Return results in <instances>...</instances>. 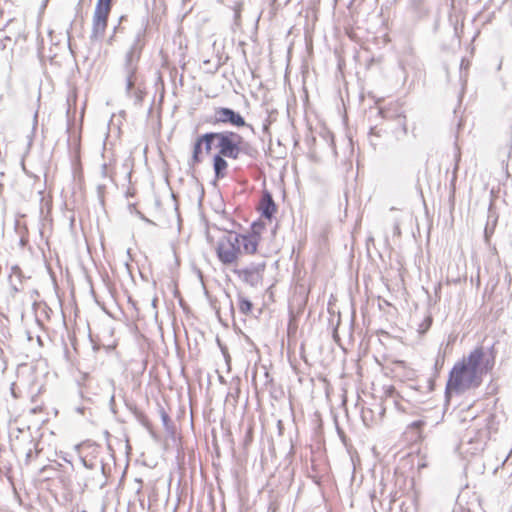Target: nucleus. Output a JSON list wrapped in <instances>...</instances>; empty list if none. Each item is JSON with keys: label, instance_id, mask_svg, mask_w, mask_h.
Returning a JSON list of instances; mask_svg holds the SVG:
<instances>
[{"label": "nucleus", "instance_id": "obj_7", "mask_svg": "<svg viewBox=\"0 0 512 512\" xmlns=\"http://www.w3.org/2000/svg\"><path fill=\"white\" fill-rule=\"evenodd\" d=\"M209 122L212 124H229L235 127L246 125L245 119L238 112L226 107L216 108Z\"/></svg>", "mask_w": 512, "mask_h": 512}, {"label": "nucleus", "instance_id": "obj_10", "mask_svg": "<svg viewBox=\"0 0 512 512\" xmlns=\"http://www.w3.org/2000/svg\"><path fill=\"white\" fill-rule=\"evenodd\" d=\"M227 167L228 163L224 156L216 154L213 157V169L217 179L224 178Z\"/></svg>", "mask_w": 512, "mask_h": 512}, {"label": "nucleus", "instance_id": "obj_5", "mask_svg": "<svg viewBox=\"0 0 512 512\" xmlns=\"http://www.w3.org/2000/svg\"><path fill=\"white\" fill-rule=\"evenodd\" d=\"M111 1L112 0H97L93 14L92 39L98 40L104 36L108 16L111 11Z\"/></svg>", "mask_w": 512, "mask_h": 512}, {"label": "nucleus", "instance_id": "obj_16", "mask_svg": "<svg viewBox=\"0 0 512 512\" xmlns=\"http://www.w3.org/2000/svg\"><path fill=\"white\" fill-rule=\"evenodd\" d=\"M109 404H110V407H111L112 411L115 412L114 411V405H115V396H114V394L111 395Z\"/></svg>", "mask_w": 512, "mask_h": 512}, {"label": "nucleus", "instance_id": "obj_3", "mask_svg": "<svg viewBox=\"0 0 512 512\" xmlns=\"http://www.w3.org/2000/svg\"><path fill=\"white\" fill-rule=\"evenodd\" d=\"M237 233H228L221 237L215 247L219 261L225 266H238V260L242 255L241 248H238Z\"/></svg>", "mask_w": 512, "mask_h": 512}, {"label": "nucleus", "instance_id": "obj_6", "mask_svg": "<svg viewBox=\"0 0 512 512\" xmlns=\"http://www.w3.org/2000/svg\"><path fill=\"white\" fill-rule=\"evenodd\" d=\"M264 270L265 263H251L244 268H239L238 266L232 268V272L251 287H257L261 284Z\"/></svg>", "mask_w": 512, "mask_h": 512}, {"label": "nucleus", "instance_id": "obj_19", "mask_svg": "<svg viewBox=\"0 0 512 512\" xmlns=\"http://www.w3.org/2000/svg\"><path fill=\"white\" fill-rule=\"evenodd\" d=\"M511 454H512V450H511V451H510V453L506 456V458L503 460L502 465H504V464L507 462V460H508V458L511 456Z\"/></svg>", "mask_w": 512, "mask_h": 512}, {"label": "nucleus", "instance_id": "obj_15", "mask_svg": "<svg viewBox=\"0 0 512 512\" xmlns=\"http://www.w3.org/2000/svg\"><path fill=\"white\" fill-rule=\"evenodd\" d=\"M393 235L396 237H399L401 235L400 222L398 221V219H395L393 223Z\"/></svg>", "mask_w": 512, "mask_h": 512}, {"label": "nucleus", "instance_id": "obj_17", "mask_svg": "<svg viewBox=\"0 0 512 512\" xmlns=\"http://www.w3.org/2000/svg\"><path fill=\"white\" fill-rule=\"evenodd\" d=\"M423 424H424V422H423V421H421V420L414 421V422L412 423V427H414V428H420Z\"/></svg>", "mask_w": 512, "mask_h": 512}, {"label": "nucleus", "instance_id": "obj_8", "mask_svg": "<svg viewBox=\"0 0 512 512\" xmlns=\"http://www.w3.org/2000/svg\"><path fill=\"white\" fill-rule=\"evenodd\" d=\"M258 225L253 224L252 232L247 234H237V245L241 248L242 254H254L257 251L260 236L257 231Z\"/></svg>", "mask_w": 512, "mask_h": 512}, {"label": "nucleus", "instance_id": "obj_1", "mask_svg": "<svg viewBox=\"0 0 512 512\" xmlns=\"http://www.w3.org/2000/svg\"><path fill=\"white\" fill-rule=\"evenodd\" d=\"M483 358V348L478 347L453 366L446 384L447 400L453 394L459 395L481 385L483 374L492 368L488 360L483 364Z\"/></svg>", "mask_w": 512, "mask_h": 512}, {"label": "nucleus", "instance_id": "obj_20", "mask_svg": "<svg viewBox=\"0 0 512 512\" xmlns=\"http://www.w3.org/2000/svg\"><path fill=\"white\" fill-rule=\"evenodd\" d=\"M81 2H82V0H79V3H78L79 6H80Z\"/></svg>", "mask_w": 512, "mask_h": 512}, {"label": "nucleus", "instance_id": "obj_4", "mask_svg": "<svg viewBox=\"0 0 512 512\" xmlns=\"http://www.w3.org/2000/svg\"><path fill=\"white\" fill-rule=\"evenodd\" d=\"M242 142V136L235 132H217V154L231 159H238L240 154L245 151Z\"/></svg>", "mask_w": 512, "mask_h": 512}, {"label": "nucleus", "instance_id": "obj_14", "mask_svg": "<svg viewBox=\"0 0 512 512\" xmlns=\"http://www.w3.org/2000/svg\"><path fill=\"white\" fill-rule=\"evenodd\" d=\"M202 143L200 142V136L197 138L196 142L194 143L193 147V155L192 160L193 163H199L202 161L201 153H202Z\"/></svg>", "mask_w": 512, "mask_h": 512}, {"label": "nucleus", "instance_id": "obj_13", "mask_svg": "<svg viewBox=\"0 0 512 512\" xmlns=\"http://www.w3.org/2000/svg\"><path fill=\"white\" fill-rule=\"evenodd\" d=\"M238 299H239V309H240L241 313H243L244 315H248L251 312L252 307H253L251 301L248 300L247 298H245L241 294L238 295Z\"/></svg>", "mask_w": 512, "mask_h": 512}, {"label": "nucleus", "instance_id": "obj_2", "mask_svg": "<svg viewBox=\"0 0 512 512\" xmlns=\"http://www.w3.org/2000/svg\"><path fill=\"white\" fill-rule=\"evenodd\" d=\"M143 45V32L142 30H139L136 33L129 50L126 52L123 64L127 94H130L132 88L135 85L136 72L138 69V62L141 56Z\"/></svg>", "mask_w": 512, "mask_h": 512}, {"label": "nucleus", "instance_id": "obj_18", "mask_svg": "<svg viewBox=\"0 0 512 512\" xmlns=\"http://www.w3.org/2000/svg\"><path fill=\"white\" fill-rule=\"evenodd\" d=\"M32 455H33L32 449H29L28 452L26 453V462L27 463L30 462Z\"/></svg>", "mask_w": 512, "mask_h": 512}, {"label": "nucleus", "instance_id": "obj_12", "mask_svg": "<svg viewBox=\"0 0 512 512\" xmlns=\"http://www.w3.org/2000/svg\"><path fill=\"white\" fill-rule=\"evenodd\" d=\"M496 223H497V215L495 214V212L492 211L491 208H489L488 220H487V223L485 226L486 238H488L489 235L493 233Z\"/></svg>", "mask_w": 512, "mask_h": 512}, {"label": "nucleus", "instance_id": "obj_11", "mask_svg": "<svg viewBox=\"0 0 512 512\" xmlns=\"http://www.w3.org/2000/svg\"><path fill=\"white\" fill-rule=\"evenodd\" d=\"M200 142L204 145L206 154H210L212 147L216 148L217 132H209L200 136Z\"/></svg>", "mask_w": 512, "mask_h": 512}, {"label": "nucleus", "instance_id": "obj_9", "mask_svg": "<svg viewBox=\"0 0 512 512\" xmlns=\"http://www.w3.org/2000/svg\"><path fill=\"white\" fill-rule=\"evenodd\" d=\"M259 210L261 215L267 219H271L276 212V204L269 192H265L261 198Z\"/></svg>", "mask_w": 512, "mask_h": 512}]
</instances>
